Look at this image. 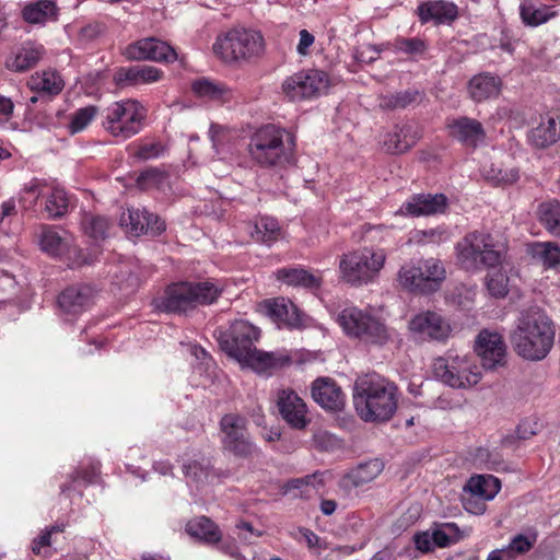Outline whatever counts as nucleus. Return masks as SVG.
Masks as SVG:
<instances>
[{"mask_svg": "<svg viewBox=\"0 0 560 560\" xmlns=\"http://www.w3.org/2000/svg\"><path fill=\"white\" fill-rule=\"evenodd\" d=\"M455 249L459 266L467 271L500 266V269L488 272L486 287L489 294L495 299L508 295L510 279L502 266L504 248L497 244L490 234L477 231L468 233L456 244Z\"/></svg>", "mask_w": 560, "mask_h": 560, "instance_id": "1", "label": "nucleus"}, {"mask_svg": "<svg viewBox=\"0 0 560 560\" xmlns=\"http://www.w3.org/2000/svg\"><path fill=\"white\" fill-rule=\"evenodd\" d=\"M397 386L377 373L359 376L353 385V405L365 422L389 420L397 409Z\"/></svg>", "mask_w": 560, "mask_h": 560, "instance_id": "2", "label": "nucleus"}, {"mask_svg": "<svg viewBox=\"0 0 560 560\" xmlns=\"http://www.w3.org/2000/svg\"><path fill=\"white\" fill-rule=\"evenodd\" d=\"M556 337L552 320L539 308L521 312L511 334L514 351L528 361H540L550 352Z\"/></svg>", "mask_w": 560, "mask_h": 560, "instance_id": "3", "label": "nucleus"}, {"mask_svg": "<svg viewBox=\"0 0 560 560\" xmlns=\"http://www.w3.org/2000/svg\"><path fill=\"white\" fill-rule=\"evenodd\" d=\"M295 137L287 129L267 124L249 137L247 153L260 167H283L293 162Z\"/></svg>", "mask_w": 560, "mask_h": 560, "instance_id": "4", "label": "nucleus"}, {"mask_svg": "<svg viewBox=\"0 0 560 560\" xmlns=\"http://www.w3.org/2000/svg\"><path fill=\"white\" fill-rule=\"evenodd\" d=\"M260 337V330L246 320H235L228 332L220 337L222 349L243 366L256 372H265L279 364L280 358L273 352H264L255 343Z\"/></svg>", "mask_w": 560, "mask_h": 560, "instance_id": "5", "label": "nucleus"}, {"mask_svg": "<svg viewBox=\"0 0 560 560\" xmlns=\"http://www.w3.org/2000/svg\"><path fill=\"white\" fill-rule=\"evenodd\" d=\"M222 291L221 284L213 280L179 281L167 285L153 303L160 312L186 314L198 306L214 303Z\"/></svg>", "mask_w": 560, "mask_h": 560, "instance_id": "6", "label": "nucleus"}, {"mask_svg": "<svg viewBox=\"0 0 560 560\" xmlns=\"http://www.w3.org/2000/svg\"><path fill=\"white\" fill-rule=\"evenodd\" d=\"M337 320L348 337L365 346L385 348L401 342L400 334L395 328L387 326L380 317L358 307L342 310Z\"/></svg>", "mask_w": 560, "mask_h": 560, "instance_id": "7", "label": "nucleus"}, {"mask_svg": "<svg viewBox=\"0 0 560 560\" xmlns=\"http://www.w3.org/2000/svg\"><path fill=\"white\" fill-rule=\"evenodd\" d=\"M265 50L260 32L252 28H232L218 36L213 51L225 62L246 61L258 58Z\"/></svg>", "mask_w": 560, "mask_h": 560, "instance_id": "8", "label": "nucleus"}, {"mask_svg": "<svg viewBox=\"0 0 560 560\" xmlns=\"http://www.w3.org/2000/svg\"><path fill=\"white\" fill-rule=\"evenodd\" d=\"M147 117L144 106L131 98L114 102L102 114V126L110 136L122 140L139 133Z\"/></svg>", "mask_w": 560, "mask_h": 560, "instance_id": "9", "label": "nucleus"}, {"mask_svg": "<svg viewBox=\"0 0 560 560\" xmlns=\"http://www.w3.org/2000/svg\"><path fill=\"white\" fill-rule=\"evenodd\" d=\"M445 278L443 262L433 257L407 262L398 272L399 284L405 290L420 294L438 291Z\"/></svg>", "mask_w": 560, "mask_h": 560, "instance_id": "10", "label": "nucleus"}, {"mask_svg": "<svg viewBox=\"0 0 560 560\" xmlns=\"http://www.w3.org/2000/svg\"><path fill=\"white\" fill-rule=\"evenodd\" d=\"M385 259V252L373 247H363L346 254L339 264L342 279L352 285L368 284L377 277Z\"/></svg>", "mask_w": 560, "mask_h": 560, "instance_id": "11", "label": "nucleus"}, {"mask_svg": "<svg viewBox=\"0 0 560 560\" xmlns=\"http://www.w3.org/2000/svg\"><path fill=\"white\" fill-rule=\"evenodd\" d=\"M433 373L442 383L453 388H469L481 380L479 366L471 359L459 355L435 359Z\"/></svg>", "mask_w": 560, "mask_h": 560, "instance_id": "12", "label": "nucleus"}, {"mask_svg": "<svg viewBox=\"0 0 560 560\" xmlns=\"http://www.w3.org/2000/svg\"><path fill=\"white\" fill-rule=\"evenodd\" d=\"M38 243L44 253L68 261L71 267L91 264V260L75 246L73 235L61 228L42 226Z\"/></svg>", "mask_w": 560, "mask_h": 560, "instance_id": "13", "label": "nucleus"}, {"mask_svg": "<svg viewBox=\"0 0 560 560\" xmlns=\"http://www.w3.org/2000/svg\"><path fill=\"white\" fill-rule=\"evenodd\" d=\"M328 88V74L317 69L293 73L282 83V92L291 101L317 97Z\"/></svg>", "mask_w": 560, "mask_h": 560, "instance_id": "14", "label": "nucleus"}, {"mask_svg": "<svg viewBox=\"0 0 560 560\" xmlns=\"http://www.w3.org/2000/svg\"><path fill=\"white\" fill-rule=\"evenodd\" d=\"M220 425L223 432L222 443L226 450L241 457H248L256 452L257 447L248 436L246 420L243 417L225 415Z\"/></svg>", "mask_w": 560, "mask_h": 560, "instance_id": "15", "label": "nucleus"}, {"mask_svg": "<svg viewBox=\"0 0 560 560\" xmlns=\"http://www.w3.org/2000/svg\"><path fill=\"white\" fill-rule=\"evenodd\" d=\"M129 60H152L155 62H173L177 59L175 49L155 37H147L129 44L124 49Z\"/></svg>", "mask_w": 560, "mask_h": 560, "instance_id": "16", "label": "nucleus"}, {"mask_svg": "<svg viewBox=\"0 0 560 560\" xmlns=\"http://www.w3.org/2000/svg\"><path fill=\"white\" fill-rule=\"evenodd\" d=\"M475 352L487 370H493L505 364L506 346L502 336L497 331L482 329L476 338Z\"/></svg>", "mask_w": 560, "mask_h": 560, "instance_id": "17", "label": "nucleus"}, {"mask_svg": "<svg viewBox=\"0 0 560 560\" xmlns=\"http://www.w3.org/2000/svg\"><path fill=\"white\" fill-rule=\"evenodd\" d=\"M120 225L133 236L150 234L160 235L165 230V222L145 209L131 208L120 215Z\"/></svg>", "mask_w": 560, "mask_h": 560, "instance_id": "18", "label": "nucleus"}, {"mask_svg": "<svg viewBox=\"0 0 560 560\" xmlns=\"http://www.w3.org/2000/svg\"><path fill=\"white\" fill-rule=\"evenodd\" d=\"M276 402L282 419L291 428L302 430L310 423L307 406L293 389H279Z\"/></svg>", "mask_w": 560, "mask_h": 560, "instance_id": "19", "label": "nucleus"}, {"mask_svg": "<svg viewBox=\"0 0 560 560\" xmlns=\"http://www.w3.org/2000/svg\"><path fill=\"white\" fill-rule=\"evenodd\" d=\"M411 332L423 340H445L451 334L450 324L436 312H421L409 323Z\"/></svg>", "mask_w": 560, "mask_h": 560, "instance_id": "20", "label": "nucleus"}, {"mask_svg": "<svg viewBox=\"0 0 560 560\" xmlns=\"http://www.w3.org/2000/svg\"><path fill=\"white\" fill-rule=\"evenodd\" d=\"M260 308L279 328H300L303 326L302 314L296 305L285 299L265 300Z\"/></svg>", "mask_w": 560, "mask_h": 560, "instance_id": "21", "label": "nucleus"}, {"mask_svg": "<svg viewBox=\"0 0 560 560\" xmlns=\"http://www.w3.org/2000/svg\"><path fill=\"white\" fill-rule=\"evenodd\" d=\"M93 301L94 290L88 284L68 287L58 296V305L68 320L89 310Z\"/></svg>", "mask_w": 560, "mask_h": 560, "instance_id": "22", "label": "nucleus"}, {"mask_svg": "<svg viewBox=\"0 0 560 560\" xmlns=\"http://www.w3.org/2000/svg\"><path fill=\"white\" fill-rule=\"evenodd\" d=\"M448 206V199L443 194H419L401 205L396 212L401 215L421 217L444 213Z\"/></svg>", "mask_w": 560, "mask_h": 560, "instance_id": "23", "label": "nucleus"}, {"mask_svg": "<svg viewBox=\"0 0 560 560\" xmlns=\"http://www.w3.org/2000/svg\"><path fill=\"white\" fill-rule=\"evenodd\" d=\"M416 13L421 24L448 25L457 19L458 7L451 1L427 0L417 7Z\"/></svg>", "mask_w": 560, "mask_h": 560, "instance_id": "24", "label": "nucleus"}, {"mask_svg": "<svg viewBox=\"0 0 560 560\" xmlns=\"http://www.w3.org/2000/svg\"><path fill=\"white\" fill-rule=\"evenodd\" d=\"M311 394L314 401L326 410L339 411L346 402L341 387L330 377H317L312 383Z\"/></svg>", "mask_w": 560, "mask_h": 560, "instance_id": "25", "label": "nucleus"}, {"mask_svg": "<svg viewBox=\"0 0 560 560\" xmlns=\"http://www.w3.org/2000/svg\"><path fill=\"white\" fill-rule=\"evenodd\" d=\"M162 75V70L153 66H128L117 68L113 81L118 88H127L158 82Z\"/></svg>", "mask_w": 560, "mask_h": 560, "instance_id": "26", "label": "nucleus"}, {"mask_svg": "<svg viewBox=\"0 0 560 560\" xmlns=\"http://www.w3.org/2000/svg\"><path fill=\"white\" fill-rule=\"evenodd\" d=\"M45 48L42 44L26 40L15 47L5 60V67L15 72H24L35 67L44 56Z\"/></svg>", "mask_w": 560, "mask_h": 560, "instance_id": "27", "label": "nucleus"}, {"mask_svg": "<svg viewBox=\"0 0 560 560\" xmlns=\"http://www.w3.org/2000/svg\"><path fill=\"white\" fill-rule=\"evenodd\" d=\"M182 470L191 492L202 490L218 478L210 459L206 457L183 463Z\"/></svg>", "mask_w": 560, "mask_h": 560, "instance_id": "28", "label": "nucleus"}, {"mask_svg": "<svg viewBox=\"0 0 560 560\" xmlns=\"http://www.w3.org/2000/svg\"><path fill=\"white\" fill-rule=\"evenodd\" d=\"M447 126L451 136L466 147L476 148L486 139V131L476 119L459 117L453 119Z\"/></svg>", "mask_w": 560, "mask_h": 560, "instance_id": "29", "label": "nucleus"}, {"mask_svg": "<svg viewBox=\"0 0 560 560\" xmlns=\"http://www.w3.org/2000/svg\"><path fill=\"white\" fill-rule=\"evenodd\" d=\"M60 9L54 0H36L26 3L21 16L27 24L45 26L59 20Z\"/></svg>", "mask_w": 560, "mask_h": 560, "instance_id": "30", "label": "nucleus"}, {"mask_svg": "<svg viewBox=\"0 0 560 560\" xmlns=\"http://www.w3.org/2000/svg\"><path fill=\"white\" fill-rule=\"evenodd\" d=\"M191 91L207 102L228 103L234 98V91L226 84L206 77L194 80Z\"/></svg>", "mask_w": 560, "mask_h": 560, "instance_id": "31", "label": "nucleus"}, {"mask_svg": "<svg viewBox=\"0 0 560 560\" xmlns=\"http://www.w3.org/2000/svg\"><path fill=\"white\" fill-rule=\"evenodd\" d=\"M528 139L537 148L556 143L560 139V116H542L538 126L530 130Z\"/></svg>", "mask_w": 560, "mask_h": 560, "instance_id": "32", "label": "nucleus"}, {"mask_svg": "<svg viewBox=\"0 0 560 560\" xmlns=\"http://www.w3.org/2000/svg\"><path fill=\"white\" fill-rule=\"evenodd\" d=\"M556 15L557 11L552 7L536 0H522L520 3V16L526 26L537 27Z\"/></svg>", "mask_w": 560, "mask_h": 560, "instance_id": "33", "label": "nucleus"}, {"mask_svg": "<svg viewBox=\"0 0 560 560\" xmlns=\"http://www.w3.org/2000/svg\"><path fill=\"white\" fill-rule=\"evenodd\" d=\"M468 90L474 101L482 102L499 95L501 80L490 73H480L469 81Z\"/></svg>", "mask_w": 560, "mask_h": 560, "instance_id": "34", "label": "nucleus"}, {"mask_svg": "<svg viewBox=\"0 0 560 560\" xmlns=\"http://www.w3.org/2000/svg\"><path fill=\"white\" fill-rule=\"evenodd\" d=\"M276 277L279 281L292 287H302L314 290L318 289L320 285V278L304 268H280L276 271Z\"/></svg>", "mask_w": 560, "mask_h": 560, "instance_id": "35", "label": "nucleus"}, {"mask_svg": "<svg viewBox=\"0 0 560 560\" xmlns=\"http://www.w3.org/2000/svg\"><path fill=\"white\" fill-rule=\"evenodd\" d=\"M527 253L547 269L560 266V245L555 242H533Z\"/></svg>", "mask_w": 560, "mask_h": 560, "instance_id": "36", "label": "nucleus"}, {"mask_svg": "<svg viewBox=\"0 0 560 560\" xmlns=\"http://www.w3.org/2000/svg\"><path fill=\"white\" fill-rule=\"evenodd\" d=\"M186 532L189 536L207 544L219 542L222 536L219 527L206 516L190 520L186 524Z\"/></svg>", "mask_w": 560, "mask_h": 560, "instance_id": "37", "label": "nucleus"}, {"mask_svg": "<svg viewBox=\"0 0 560 560\" xmlns=\"http://www.w3.org/2000/svg\"><path fill=\"white\" fill-rule=\"evenodd\" d=\"M500 489V480L492 475L472 476L464 488L465 492H471L486 501L494 499Z\"/></svg>", "mask_w": 560, "mask_h": 560, "instance_id": "38", "label": "nucleus"}, {"mask_svg": "<svg viewBox=\"0 0 560 560\" xmlns=\"http://www.w3.org/2000/svg\"><path fill=\"white\" fill-rule=\"evenodd\" d=\"M417 137L412 132V128L410 126H404L387 133L383 144L388 153L400 154L415 145Z\"/></svg>", "mask_w": 560, "mask_h": 560, "instance_id": "39", "label": "nucleus"}, {"mask_svg": "<svg viewBox=\"0 0 560 560\" xmlns=\"http://www.w3.org/2000/svg\"><path fill=\"white\" fill-rule=\"evenodd\" d=\"M28 86L36 92L58 94L63 88V81L56 71H43L33 74L28 80Z\"/></svg>", "mask_w": 560, "mask_h": 560, "instance_id": "40", "label": "nucleus"}, {"mask_svg": "<svg viewBox=\"0 0 560 560\" xmlns=\"http://www.w3.org/2000/svg\"><path fill=\"white\" fill-rule=\"evenodd\" d=\"M483 178L493 186H506L520 179V172L515 167L503 168L501 165L491 163L482 168Z\"/></svg>", "mask_w": 560, "mask_h": 560, "instance_id": "41", "label": "nucleus"}, {"mask_svg": "<svg viewBox=\"0 0 560 560\" xmlns=\"http://www.w3.org/2000/svg\"><path fill=\"white\" fill-rule=\"evenodd\" d=\"M538 218L545 229L560 238V201L544 202L538 208Z\"/></svg>", "mask_w": 560, "mask_h": 560, "instance_id": "42", "label": "nucleus"}, {"mask_svg": "<svg viewBox=\"0 0 560 560\" xmlns=\"http://www.w3.org/2000/svg\"><path fill=\"white\" fill-rule=\"evenodd\" d=\"M70 200L65 191L60 187L51 188V191L46 197L45 210L50 219H58L63 217L69 209Z\"/></svg>", "mask_w": 560, "mask_h": 560, "instance_id": "43", "label": "nucleus"}, {"mask_svg": "<svg viewBox=\"0 0 560 560\" xmlns=\"http://www.w3.org/2000/svg\"><path fill=\"white\" fill-rule=\"evenodd\" d=\"M383 463L375 458L360 464L351 471L349 478L352 480L354 486H361L375 479L383 471Z\"/></svg>", "mask_w": 560, "mask_h": 560, "instance_id": "44", "label": "nucleus"}, {"mask_svg": "<svg viewBox=\"0 0 560 560\" xmlns=\"http://www.w3.org/2000/svg\"><path fill=\"white\" fill-rule=\"evenodd\" d=\"M432 535L434 546L440 548H445L452 544H455L462 537L459 527L452 522L436 525L432 530Z\"/></svg>", "mask_w": 560, "mask_h": 560, "instance_id": "45", "label": "nucleus"}, {"mask_svg": "<svg viewBox=\"0 0 560 560\" xmlns=\"http://www.w3.org/2000/svg\"><path fill=\"white\" fill-rule=\"evenodd\" d=\"M81 224L84 233L94 240L105 238L110 226L109 221L105 217L91 213L84 214Z\"/></svg>", "mask_w": 560, "mask_h": 560, "instance_id": "46", "label": "nucleus"}, {"mask_svg": "<svg viewBox=\"0 0 560 560\" xmlns=\"http://www.w3.org/2000/svg\"><path fill=\"white\" fill-rule=\"evenodd\" d=\"M256 240L267 245L278 240L280 236V226L276 219L271 217H261L256 225Z\"/></svg>", "mask_w": 560, "mask_h": 560, "instance_id": "47", "label": "nucleus"}, {"mask_svg": "<svg viewBox=\"0 0 560 560\" xmlns=\"http://www.w3.org/2000/svg\"><path fill=\"white\" fill-rule=\"evenodd\" d=\"M96 114L97 107L94 105H89L75 110L68 125L70 133L75 135L83 131L95 118Z\"/></svg>", "mask_w": 560, "mask_h": 560, "instance_id": "48", "label": "nucleus"}, {"mask_svg": "<svg viewBox=\"0 0 560 560\" xmlns=\"http://www.w3.org/2000/svg\"><path fill=\"white\" fill-rule=\"evenodd\" d=\"M394 49L398 52H404L406 55L417 57L423 55L427 49L428 45L425 40L419 38V37H397L394 40Z\"/></svg>", "mask_w": 560, "mask_h": 560, "instance_id": "49", "label": "nucleus"}, {"mask_svg": "<svg viewBox=\"0 0 560 560\" xmlns=\"http://www.w3.org/2000/svg\"><path fill=\"white\" fill-rule=\"evenodd\" d=\"M322 483V475H307L303 478H298L289 481L287 485V491L300 490V493H294L295 497H308L311 492L316 490L317 486Z\"/></svg>", "mask_w": 560, "mask_h": 560, "instance_id": "50", "label": "nucleus"}, {"mask_svg": "<svg viewBox=\"0 0 560 560\" xmlns=\"http://www.w3.org/2000/svg\"><path fill=\"white\" fill-rule=\"evenodd\" d=\"M418 93L411 91L399 92L383 96L381 100V106L384 108H405L409 104L416 101Z\"/></svg>", "mask_w": 560, "mask_h": 560, "instance_id": "51", "label": "nucleus"}, {"mask_svg": "<svg viewBox=\"0 0 560 560\" xmlns=\"http://www.w3.org/2000/svg\"><path fill=\"white\" fill-rule=\"evenodd\" d=\"M536 540V535L527 536L518 534L511 539L510 544L505 547V549L514 559L516 556L529 551L535 545Z\"/></svg>", "mask_w": 560, "mask_h": 560, "instance_id": "52", "label": "nucleus"}, {"mask_svg": "<svg viewBox=\"0 0 560 560\" xmlns=\"http://www.w3.org/2000/svg\"><path fill=\"white\" fill-rule=\"evenodd\" d=\"M314 444L322 451H332L339 448L340 440L332 433L327 431H319L314 434Z\"/></svg>", "mask_w": 560, "mask_h": 560, "instance_id": "53", "label": "nucleus"}, {"mask_svg": "<svg viewBox=\"0 0 560 560\" xmlns=\"http://www.w3.org/2000/svg\"><path fill=\"white\" fill-rule=\"evenodd\" d=\"M486 500L472 494L471 492H465L463 497L464 509L474 515H481L486 511Z\"/></svg>", "mask_w": 560, "mask_h": 560, "instance_id": "54", "label": "nucleus"}, {"mask_svg": "<svg viewBox=\"0 0 560 560\" xmlns=\"http://www.w3.org/2000/svg\"><path fill=\"white\" fill-rule=\"evenodd\" d=\"M98 475L100 469L95 465L77 471L75 477L73 478L74 488L77 487V485H91L96 482Z\"/></svg>", "mask_w": 560, "mask_h": 560, "instance_id": "55", "label": "nucleus"}, {"mask_svg": "<svg viewBox=\"0 0 560 560\" xmlns=\"http://www.w3.org/2000/svg\"><path fill=\"white\" fill-rule=\"evenodd\" d=\"M209 138L215 155L223 152V140L225 139L224 129L217 124H211L209 128Z\"/></svg>", "mask_w": 560, "mask_h": 560, "instance_id": "56", "label": "nucleus"}, {"mask_svg": "<svg viewBox=\"0 0 560 560\" xmlns=\"http://www.w3.org/2000/svg\"><path fill=\"white\" fill-rule=\"evenodd\" d=\"M18 214L16 202L14 198L3 201L0 206V229L5 231L9 222L8 219Z\"/></svg>", "mask_w": 560, "mask_h": 560, "instance_id": "57", "label": "nucleus"}, {"mask_svg": "<svg viewBox=\"0 0 560 560\" xmlns=\"http://www.w3.org/2000/svg\"><path fill=\"white\" fill-rule=\"evenodd\" d=\"M163 178V173L158 168H148L143 171L138 177V185L141 188H148L152 185H158Z\"/></svg>", "mask_w": 560, "mask_h": 560, "instance_id": "58", "label": "nucleus"}, {"mask_svg": "<svg viewBox=\"0 0 560 560\" xmlns=\"http://www.w3.org/2000/svg\"><path fill=\"white\" fill-rule=\"evenodd\" d=\"M422 238L421 241L424 243H432V244H440L447 242L450 240V233L442 228L438 229H429L425 231H422Z\"/></svg>", "mask_w": 560, "mask_h": 560, "instance_id": "59", "label": "nucleus"}, {"mask_svg": "<svg viewBox=\"0 0 560 560\" xmlns=\"http://www.w3.org/2000/svg\"><path fill=\"white\" fill-rule=\"evenodd\" d=\"M540 424L533 419H525L516 428V435L521 440H527L537 434Z\"/></svg>", "mask_w": 560, "mask_h": 560, "instance_id": "60", "label": "nucleus"}, {"mask_svg": "<svg viewBox=\"0 0 560 560\" xmlns=\"http://www.w3.org/2000/svg\"><path fill=\"white\" fill-rule=\"evenodd\" d=\"M163 145L159 142L148 143L139 148L137 156L142 160L160 158L163 153Z\"/></svg>", "mask_w": 560, "mask_h": 560, "instance_id": "61", "label": "nucleus"}, {"mask_svg": "<svg viewBox=\"0 0 560 560\" xmlns=\"http://www.w3.org/2000/svg\"><path fill=\"white\" fill-rule=\"evenodd\" d=\"M51 545V536L49 535V532H46L45 529L32 540L31 549L32 552L36 556H47V552H43L42 550L44 548H47Z\"/></svg>", "mask_w": 560, "mask_h": 560, "instance_id": "62", "label": "nucleus"}, {"mask_svg": "<svg viewBox=\"0 0 560 560\" xmlns=\"http://www.w3.org/2000/svg\"><path fill=\"white\" fill-rule=\"evenodd\" d=\"M413 541L416 548L422 552H429L435 547L433 542V535L429 532L417 533L413 536Z\"/></svg>", "mask_w": 560, "mask_h": 560, "instance_id": "63", "label": "nucleus"}, {"mask_svg": "<svg viewBox=\"0 0 560 560\" xmlns=\"http://www.w3.org/2000/svg\"><path fill=\"white\" fill-rule=\"evenodd\" d=\"M45 188L46 184L44 182L33 178L24 185L22 192L31 195L34 198V201H36L39 196L45 194Z\"/></svg>", "mask_w": 560, "mask_h": 560, "instance_id": "64", "label": "nucleus"}]
</instances>
